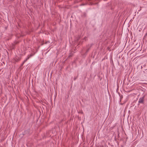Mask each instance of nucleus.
I'll list each match as a JSON object with an SVG mask.
<instances>
[{
  "label": "nucleus",
  "mask_w": 147,
  "mask_h": 147,
  "mask_svg": "<svg viewBox=\"0 0 147 147\" xmlns=\"http://www.w3.org/2000/svg\"><path fill=\"white\" fill-rule=\"evenodd\" d=\"M144 101L143 98H140L139 100V102L140 103H142Z\"/></svg>",
  "instance_id": "obj_1"
}]
</instances>
